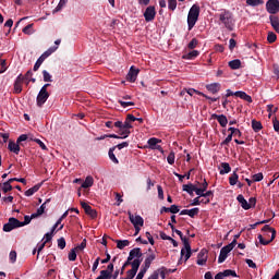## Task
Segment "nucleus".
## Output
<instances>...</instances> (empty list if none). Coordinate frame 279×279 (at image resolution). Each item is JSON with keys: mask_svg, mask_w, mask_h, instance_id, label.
Returning a JSON list of instances; mask_svg holds the SVG:
<instances>
[{"mask_svg": "<svg viewBox=\"0 0 279 279\" xmlns=\"http://www.w3.org/2000/svg\"><path fill=\"white\" fill-rule=\"evenodd\" d=\"M113 147H116V149H124V147H130V143L123 142V143L118 144L117 146H113Z\"/></svg>", "mask_w": 279, "mask_h": 279, "instance_id": "61", "label": "nucleus"}, {"mask_svg": "<svg viewBox=\"0 0 279 279\" xmlns=\"http://www.w3.org/2000/svg\"><path fill=\"white\" fill-rule=\"evenodd\" d=\"M49 84H45L36 98V104L38 106V108H43V106H45V104H47V99H49V92H47V88H49Z\"/></svg>", "mask_w": 279, "mask_h": 279, "instance_id": "4", "label": "nucleus"}, {"mask_svg": "<svg viewBox=\"0 0 279 279\" xmlns=\"http://www.w3.org/2000/svg\"><path fill=\"white\" fill-rule=\"evenodd\" d=\"M195 47H197V39L193 38L189 45H187V48L189 49H195Z\"/></svg>", "mask_w": 279, "mask_h": 279, "instance_id": "58", "label": "nucleus"}, {"mask_svg": "<svg viewBox=\"0 0 279 279\" xmlns=\"http://www.w3.org/2000/svg\"><path fill=\"white\" fill-rule=\"evenodd\" d=\"M51 239H53V232H52V231H50V232H48V233L45 234V236H44V243H45V244L49 243V241H51Z\"/></svg>", "mask_w": 279, "mask_h": 279, "instance_id": "52", "label": "nucleus"}, {"mask_svg": "<svg viewBox=\"0 0 279 279\" xmlns=\"http://www.w3.org/2000/svg\"><path fill=\"white\" fill-rule=\"evenodd\" d=\"M128 215H129V219H130L131 223L134 226V228L145 226V220L143 219V217H141L138 215H134V214H132V211H128Z\"/></svg>", "mask_w": 279, "mask_h": 279, "instance_id": "6", "label": "nucleus"}, {"mask_svg": "<svg viewBox=\"0 0 279 279\" xmlns=\"http://www.w3.org/2000/svg\"><path fill=\"white\" fill-rule=\"evenodd\" d=\"M252 128L254 132H260V130H263V124L259 121L253 120Z\"/></svg>", "mask_w": 279, "mask_h": 279, "instance_id": "39", "label": "nucleus"}, {"mask_svg": "<svg viewBox=\"0 0 279 279\" xmlns=\"http://www.w3.org/2000/svg\"><path fill=\"white\" fill-rule=\"evenodd\" d=\"M278 39V36H276V33H274V32H269L268 33V36H267V40H268V43H274L275 40H277Z\"/></svg>", "mask_w": 279, "mask_h": 279, "instance_id": "47", "label": "nucleus"}, {"mask_svg": "<svg viewBox=\"0 0 279 279\" xmlns=\"http://www.w3.org/2000/svg\"><path fill=\"white\" fill-rule=\"evenodd\" d=\"M196 195L208 199V197H213V191L203 192L202 190H196Z\"/></svg>", "mask_w": 279, "mask_h": 279, "instance_id": "35", "label": "nucleus"}, {"mask_svg": "<svg viewBox=\"0 0 279 279\" xmlns=\"http://www.w3.org/2000/svg\"><path fill=\"white\" fill-rule=\"evenodd\" d=\"M25 141H27V135L26 134H22V135L19 136L16 143L21 144V143H23Z\"/></svg>", "mask_w": 279, "mask_h": 279, "instance_id": "63", "label": "nucleus"}, {"mask_svg": "<svg viewBox=\"0 0 279 279\" xmlns=\"http://www.w3.org/2000/svg\"><path fill=\"white\" fill-rule=\"evenodd\" d=\"M0 65H1L0 73H4L8 71V63L5 62V60L0 59Z\"/></svg>", "mask_w": 279, "mask_h": 279, "instance_id": "51", "label": "nucleus"}, {"mask_svg": "<svg viewBox=\"0 0 279 279\" xmlns=\"http://www.w3.org/2000/svg\"><path fill=\"white\" fill-rule=\"evenodd\" d=\"M32 219H36V217H32V215L25 216L24 221H21L22 228H23V226H27V225L32 223Z\"/></svg>", "mask_w": 279, "mask_h": 279, "instance_id": "46", "label": "nucleus"}, {"mask_svg": "<svg viewBox=\"0 0 279 279\" xmlns=\"http://www.w3.org/2000/svg\"><path fill=\"white\" fill-rule=\"evenodd\" d=\"M66 3H69V0H60L59 4L54 9V12H60V10H62V8H64V5H66Z\"/></svg>", "mask_w": 279, "mask_h": 279, "instance_id": "43", "label": "nucleus"}, {"mask_svg": "<svg viewBox=\"0 0 279 279\" xmlns=\"http://www.w3.org/2000/svg\"><path fill=\"white\" fill-rule=\"evenodd\" d=\"M208 260V251L202 250L197 255V265L204 266L206 265V262Z\"/></svg>", "mask_w": 279, "mask_h": 279, "instance_id": "12", "label": "nucleus"}, {"mask_svg": "<svg viewBox=\"0 0 279 279\" xmlns=\"http://www.w3.org/2000/svg\"><path fill=\"white\" fill-rule=\"evenodd\" d=\"M43 75H44V82H51V74H49L47 70L43 71Z\"/></svg>", "mask_w": 279, "mask_h": 279, "instance_id": "54", "label": "nucleus"}, {"mask_svg": "<svg viewBox=\"0 0 279 279\" xmlns=\"http://www.w3.org/2000/svg\"><path fill=\"white\" fill-rule=\"evenodd\" d=\"M199 56V51L197 50H192L189 53L183 54V60H195Z\"/></svg>", "mask_w": 279, "mask_h": 279, "instance_id": "26", "label": "nucleus"}, {"mask_svg": "<svg viewBox=\"0 0 279 279\" xmlns=\"http://www.w3.org/2000/svg\"><path fill=\"white\" fill-rule=\"evenodd\" d=\"M184 247L181 250V258L184 260H189L191 258V244H189V240H183Z\"/></svg>", "mask_w": 279, "mask_h": 279, "instance_id": "9", "label": "nucleus"}, {"mask_svg": "<svg viewBox=\"0 0 279 279\" xmlns=\"http://www.w3.org/2000/svg\"><path fill=\"white\" fill-rule=\"evenodd\" d=\"M168 165H173L175 162V153L171 151L167 157Z\"/></svg>", "mask_w": 279, "mask_h": 279, "instance_id": "44", "label": "nucleus"}, {"mask_svg": "<svg viewBox=\"0 0 279 279\" xmlns=\"http://www.w3.org/2000/svg\"><path fill=\"white\" fill-rule=\"evenodd\" d=\"M39 190H40V185H35V186L28 189L25 192V195H26V197H32V195H34V193H38Z\"/></svg>", "mask_w": 279, "mask_h": 279, "instance_id": "34", "label": "nucleus"}, {"mask_svg": "<svg viewBox=\"0 0 279 279\" xmlns=\"http://www.w3.org/2000/svg\"><path fill=\"white\" fill-rule=\"evenodd\" d=\"M8 149L9 151H12V154L19 155L21 151V146L17 144V142L9 141Z\"/></svg>", "mask_w": 279, "mask_h": 279, "instance_id": "15", "label": "nucleus"}, {"mask_svg": "<svg viewBox=\"0 0 279 279\" xmlns=\"http://www.w3.org/2000/svg\"><path fill=\"white\" fill-rule=\"evenodd\" d=\"M12 230H14V227H12L10 222H8L3 226L4 232H12Z\"/></svg>", "mask_w": 279, "mask_h": 279, "instance_id": "59", "label": "nucleus"}, {"mask_svg": "<svg viewBox=\"0 0 279 279\" xmlns=\"http://www.w3.org/2000/svg\"><path fill=\"white\" fill-rule=\"evenodd\" d=\"M25 81V77H23V74H20L15 82H14V93L15 95H19L23 93V82Z\"/></svg>", "mask_w": 279, "mask_h": 279, "instance_id": "10", "label": "nucleus"}, {"mask_svg": "<svg viewBox=\"0 0 279 279\" xmlns=\"http://www.w3.org/2000/svg\"><path fill=\"white\" fill-rule=\"evenodd\" d=\"M9 258H10L11 263H16V253H15V251L10 252Z\"/></svg>", "mask_w": 279, "mask_h": 279, "instance_id": "62", "label": "nucleus"}, {"mask_svg": "<svg viewBox=\"0 0 279 279\" xmlns=\"http://www.w3.org/2000/svg\"><path fill=\"white\" fill-rule=\"evenodd\" d=\"M49 202H51L50 198L46 199V202L37 209V213L32 214V217H40V215H44L45 208H47V204H49Z\"/></svg>", "mask_w": 279, "mask_h": 279, "instance_id": "22", "label": "nucleus"}, {"mask_svg": "<svg viewBox=\"0 0 279 279\" xmlns=\"http://www.w3.org/2000/svg\"><path fill=\"white\" fill-rule=\"evenodd\" d=\"M230 171H232L230 163H228V162L220 163V168H219L220 175H226V173H230Z\"/></svg>", "mask_w": 279, "mask_h": 279, "instance_id": "21", "label": "nucleus"}, {"mask_svg": "<svg viewBox=\"0 0 279 279\" xmlns=\"http://www.w3.org/2000/svg\"><path fill=\"white\" fill-rule=\"evenodd\" d=\"M58 247H59L60 250H64V248L66 247V240H64V238H60V239L58 240Z\"/></svg>", "mask_w": 279, "mask_h": 279, "instance_id": "50", "label": "nucleus"}, {"mask_svg": "<svg viewBox=\"0 0 279 279\" xmlns=\"http://www.w3.org/2000/svg\"><path fill=\"white\" fill-rule=\"evenodd\" d=\"M158 276H160L161 279L167 278V268L162 267L158 270L154 271L148 279H158Z\"/></svg>", "mask_w": 279, "mask_h": 279, "instance_id": "14", "label": "nucleus"}, {"mask_svg": "<svg viewBox=\"0 0 279 279\" xmlns=\"http://www.w3.org/2000/svg\"><path fill=\"white\" fill-rule=\"evenodd\" d=\"M269 19H270L271 27H274L275 32H277V34H279V20H278V16L271 15Z\"/></svg>", "mask_w": 279, "mask_h": 279, "instance_id": "28", "label": "nucleus"}, {"mask_svg": "<svg viewBox=\"0 0 279 279\" xmlns=\"http://www.w3.org/2000/svg\"><path fill=\"white\" fill-rule=\"evenodd\" d=\"M267 110L269 112L268 117H271V114H276V112H278V107H274V105H267Z\"/></svg>", "mask_w": 279, "mask_h": 279, "instance_id": "45", "label": "nucleus"}, {"mask_svg": "<svg viewBox=\"0 0 279 279\" xmlns=\"http://www.w3.org/2000/svg\"><path fill=\"white\" fill-rule=\"evenodd\" d=\"M9 223L12 226L14 230L15 228H23L21 221L16 218H10Z\"/></svg>", "mask_w": 279, "mask_h": 279, "instance_id": "36", "label": "nucleus"}, {"mask_svg": "<svg viewBox=\"0 0 279 279\" xmlns=\"http://www.w3.org/2000/svg\"><path fill=\"white\" fill-rule=\"evenodd\" d=\"M158 143H162V140H158L156 137H151L147 141L149 149H156Z\"/></svg>", "mask_w": 279, "mask_h": 279, "instance_id": "27", "label": "nucleus"}, {"mask_svg": "<svg viewBox=\"0 0 279 279\" xmlns=\"http://www.w3.org/2000/svg\"><path fill=\"white\" fill-rule=\"evenodd\" d=\"M219 16V21L222 23V25L232 32L234 29V19L232 17V12L222 9Z\"/></svg>", "mask_w": 279, "mask_h": 279, "instance_id": "1", "label": "nucleus"}, {"mask_svg": "<svg viewBox=\"0 0 279 279\" xmlns=\"http://www.w3.org/2000/svg\"><path fill=\"white\" fill-rule=\"evenodd\" d=\"M262 180H263V173L262 172L253 175V182H262Z\"/></svg>", "mask_w": 279, "mask_h": 279, "instance_id": "57", "label": "nucleus"}, {"mask_svg": "<svg viewBox=\"0 0 279 279\" xmlns=\"http://www.w3.org/2000/svg\"><path fill=\"white\" fill-rule=\"evenodd\" d=\"M213 119H216L218 121V123L221 125V128H226V125H228V118L223 114H216L214 113Z\"/></svg>", "mask_w": 279, "mask_h": 279, "instance_id": "17", "label": "nucleus"}, {"mask_svg": "<svg viewBox=\"0 0 279 279\" xmlns=\"http://www.w3.org/2000/svg\"><path fill=\"white\" fill-rule=\"evenodd\" d=\"M272 123L275 132H279V120H274Z\"/></svg>", "mask_w": 279, "mask_h": 279, "instance_id": "64", "label": "nucleus"}, {"mask_svg": "<svg viewBox=\"0 0 279 279\" xmlns=\"http://www.w3.org/2000/svg\"><path fill=\"white\" fill-rule=\"evenodd\" d=\"M168 8L169 10H175L178 8V1L177 0H168Z\"/></svg>", "mask_w": 279, "mask_h": 279, "instance_id": "49", "label": "nucleus"}, {"mask_svg": "<svg viewBox=\"0 0 279 279\" xmlns=\"http://www.w3.org/2000/svg\"><path fill=\"white\" fill-rule=\"evenodd\" d=\"M1 191H3V193H9V191L12 190V181H10V179L4 182L2 185H0Z\"/></svg>", "mask_w": 279, "mask_h": 279, "instance_id": "31", "label": "nucleus"}, {"mask_svg": "<svg viewBox=\"0 0 279 279\" xmlns=\"http://www.w3.org/2000/svg\"><path fill=\"white\" fill-rule=\"evenodd\" d=\"M114 149H117V147H112L109 149V158L111 161L114 162V165H119V159H117V156H114Z\"/></svg>", "mask_w": 279, "mask_h": 279, "instance_id": "38", "label": "nucleus"}, {"mask_svg": "<svg viewBox=\"0 0 279 279\" xmlns=\"http://www.w3.org/2000/svg\"><path fill=\"white\" fill-rule=\"evenodd\" d=\"M32 27H34V24H28L26 27L23 28V34L32 36V34H34V29H32Z\"/></svg>", "mask_w": 279, "mask_h": 279, "instance_id": "40", "label": "nucleus"}, {"mask_svg": "<svg viewBox=\"0 0 279 279\" xmlns=\"http://www.w3.org/2000/svg\"><path fill=\"white\" fill-rule=\"evenodd\" d=\"M119 104L122 108H130V106H134V101H123L119 100Z\"/></svg>", "mask_w": 279, "mask_h": 279, "instance_id": "53", "label": "nucleus"}, {"mask_svg": "<svg viewBox=\"0 0 279 279\" xmlns=\"http://www.w3.org/2000/svg\"><path fill=\"white\" fill-rule=\"evenodd\" d=\"M236 182H239V174L234 171L229 178V183L231 186H235Z\"/></svg>", "mask_w": 279, "mask_h": 279, "instance_id": "37", "label": "nucleus"}, {"mask_svg": "<svg viewBox=\"0 0 279 279\" xmlns=\"http://www.w3.org/2000/svg\"><path fill=\"white\" fill-rule=\"evenodd\" d=\"M95 184V179L93 177L88 175L86 177L85 181L82 183L81 189H90Z\"/></svg>", "mask_w": 279, "mask_h": 279, "instance_id": "24", "label": "nucleus"}, {"mask_svg": "<svg viewBox=\"0 0 279 279\" xmlns=\"http://www.w3.org/2000/svg\"><path fill=\"white\" fill-rule=\"evenodd\" d=\"M58 51V47H50L48 50H46L36 61L33 71H38L41 66V64L51 56V53H56Z\"/></svg>", "mask_w": 279, "mask_h": 279, "instance_id": "5", "label": "nucleus"}, {"mask_svg": "<svg viewBox=\"0 0 279 279\" xmlns=\"http://www.w3.org/2000/svg\"><path fill=\"white\" fill-rule=\"evenodd\" d=\"M170 213H172V215H175L177 213H180V208L177 205H171L169 207Z\"/></svg>", "mask_w": 279, "mask_h": 279, "instance_id": "60", "label": "nucleus"}, {"mask_svg": "<svg viewBox=\"0 0 279 279\" xmlns=\"http://www.w3.org/2000/svg\"><path fill=\"white\" fill-rule=\"evenodd\" d=\"M140 70L135 69L134 66L130 68V71L126 75L128 82L134 83L136 82V77H138Z\"/></svg>", "mask_w": 279, "mask_h": 279, "instance_id": "13", "label": "nucleus"}, {"mask_svg": "<svg viewBox=\"0 0 279 279\" xmlns=\"http://www.w3.org/2000/svg\"><path fill=\"white\" fill-rule=\"evenodd\" d=\"M235 97H240V99H243L244 101H247L248 104H252V96L247 95L245 92H235Z\"/></svg>", "mask_w": 279, "mask_h": 279, "instance_id": "23", "label": "nucleus"}, {"mask_svg": "<svg viewBox=\"0 0 279 279\" xmlns=\"http://www.w3.org/2000/svg\"><path fill=\"white\" fill-rule=\"evenodd\" d=\"M228 64H229L230 69H232V71H236V70L241 69V60H239V59L229 61Z\"/></svg>", "mask_w": 279, "mask_h": 279, "instance_id": "29", "label": "nucleus"}, {"mask_svg": "<svg viewBox=\"0 0 279 279\" xmlns=\"http://www.w3.org/2000/svg\"><path fill=\"white\" fill-rule=\"evenodd\" d=\"M231 251L227 248V246H223L221 250H220V254H219V257H218V263L221 264V263H226V258H228V254L230 253Z\"/></svg>", "mask_w": 279, "mask_h": 279, "instance_id": "19", "label": "nucleus"}, {"mask_svg": "<svg viewBox=\"0 0 279 279\" xmlns=\"http://www.w3.org/2000/svg\"><path fill=\"white\" fill-rule=\"evenodd\" d=\"M154 260H156V255L155 254H149L145 258L144 265L142 266V269H145L147 271L149 269V267H151V263H154Z\"/></svg>", "mask_w": 279, "mask_h": 279, "instance_id": "16", "label": "nucleus"}, {"mask_svg": "<svg viewBox=\"0 0 279 279\" xmlns=\"http://www.w3.org/2000/svg\"><path fill=\"white\" fill-rule=\"evenodd\" d=\"M236 199L239 204H241L242 208H244V210H250V204L247 203L243 195H238Z\"/></svg>", "mask_w": 279, "mask_h": 279, "instance_id": "25", "label": "nucleus"}, {"mask_svg": "<svg viewBox=\"0 0 279 279\" xmlns=\"http://www.w3.org/2000/svg\"><path fill=\"white\" fill-rule=\"evenodd\" d=\"M266 10L269 14H278V12H279V0H268L266 2Z\"/></svg>", "mask_w": 279, "mask_h": 279, "instance_id": "7", "label": "nucleus"}, {"mask_svg": "<svg viewBox=\"0 0 279 279\" xmlns=\"http://www.w3.org/2000/svg\"><path fill=\"white\" fill-rule=\"evenodd\" d=\"M206 88L207 90H209V93H213L215 95L216 93H219V83L206 85Z\"/></svg>", "mask_w": 279, "mask_h": 279, "instance_id": "30", "label": "nucleus"}, {"mask_svg": "<svg viewBox=\"0 0 279 279\" xmlns=\"http://www.w3.org/2000/svg\"><path fill=\"white\" fill-rule=\"evenodd\" d=\"M183 191H185V193H189V195H193V193L197 195V191H199V187H197V185L190 183V184L183 185Z\"/></svg>", "mask_w": 279, "mask_h": 279, "instance_id": "18", "label": "nucleus"}, {"mask_svg": "<svg viewBox=\"0 0 279 279\" xmlns=\"http://www.w3.org/2000/svg\"><path fill=\"white\" fill-rule=\"evenodd\" d=\"M116 243L118 250H124V247L130 246V242L128 240H117Z\"/></svg>", "mask_w": 279, "mask_h": 279, "instance_id": "32", "label": "nucleus"}, {"mask_svg": "<svg viewBox=\"0 0 279 279\" xmlns=\"http://www.w3.org/2000/svg\"><path fill=\"white\" fill-rule=\"evenodd\" d=\"M265 1L263 0H246V4H248L251 8H258V5H263Z\"/></svg>", "mask_w": 279, "mask_h": 279, "instance_id": "33", "label": "nucleus"}, {"mask_svg": "<svg viewBox=\"0 0 279 279\" xmlns=\"http://www.w3.org/2000/svg\"><path fill=\"white\" fill-rule=\"evenodd\" d=\"M145 274H147V270L145 268H141V270L137 274L135 279H143V278H145Z\"/></svg>", "mask_w": 279, "mask_h": 279, "instance_id": "56", "label": "nucleus"}, {"mask_svg": "<svg viewBox=\"0 0 279 279\" xmlns=\"http://www.w3.org/2000/svg\"><path fill=\"white\" fill-rule=\"evenodd\" d=\"M263 232H265L264 233L265 238H263V235L259 234L257 236V239H258V241H259V243L262 245H269L271 243V241H274V239H276V229H274V228L269 227L268 225H266L263 228ZM269 234H270V239L267 240V236H269Z\"/></svg>", "mask_w": 279, "mask_h": 279, "instance_id": "2", "label": "nucleus"}, {"mask_svg": "<svg viewBox=\"0 0 279 279\" xmlns=\"http://www.w3.org/2000/svg\"><path fill=\"white\" fill-rule=\"evenodd\" d=\"M157 191L159 199H165V191H162V186L157 185Z\"/></svg>", "mask_w": 279, "mask_h": 279, "instance_id": "55", "label": "nucleus"}, {"mask_svg": "<svg viewBox=\"0 0 279 279\" xmlns=\"http://www.w3.org/2000/svg\"><path fill=\"white\" fill-rule=\"evenodd\" d=\"M146 23H151L156 19V7H148L144 12Z\"/></svg>", "mask_w": 279, "mask_h": 279, "instance_id": "8", "label": "nucleus"}, {"mask_svg": "<svg viewBox=\"0 0 279 279\" xmlns=\"http://www.w3.org/2000/svg\"><path fill=\"white\" fill-rule=\"evenodd\" d=\"M197 19H199V5L194 4L187 14V25L189 29H193L195 27V23H197Z\"/></svg>", "mask_w": 279, "mask_h": 279, "instance_id": "3", "label": "nucleus"}, {"mask_svg": "<svg viewBox=\"0 0 279 279\" xmlns=\"http://www.w3.org/2000/svg\"><path fill=\"white\" fill-rule=\"evenodd\" d=\"M120 133V138H128V136H130V130L128 129H121L119 130Z\"/></svg>", "mask_w": 279, "mask_h": 279, "instance_id": "42", "label": "nucleus"}, {"mask_svg": "<svg viewBox=\"0 0 279 279\" xmlns=\"http://www.w3.org/2000/svg\"><path fill=\"white\" fill-rule=\"evenodd\" d=\"M82 208L85 210L86 215H88L92 219L97 217V211L90 207L87 203L81 202Z\"/></svg>", "mask_w": 279, "mask_h": 279, "instance_id": "11", "label": "nucleus"}, {"mask_svg": "<svg viewBox=\"0 0 279 279\" xmlns=\"http://www.w3.org/2000/svg\"><path fill=\"white\" fill-rule=\"evenodd\" d=\"M180 215H187L189 217H195L197 215H199V208L195 207L192 209H183L181 210Z\"/></svg>", "mask_w": 279, "mask_h": 279, "instance_id": "20", "label": "nucleus"}, {"mask_svg": "<svg viewBox=\"0 0 279 279\" xmlns=\"http://www.w3.org/2000/svg\"><path fill=\"white\" fill-rule=\"evenodd\" d=\"M223 274H225V278H228V277H232V278H236V271H234V270H231V269H227V270H225L223 271Z\"/></svg>", "mask_w": 279, "mask_h": 279, "instance_id": "48", "label": "nucleus"}, {"mask_svg": "<svg viewBox=\"0 0 279 279\" xmlns=\"http://www.w3.org/2000/svg\"><path fill=\"white\" fill-rule=\"evenodd\" d=\"M75 248H72L68 255L69 260L74 262L77 259V253Z\"/></svg>", "mask_w": 279, "mask_h": 279, "instance_id": "41", "label": "nucleus"}]
</instances>
